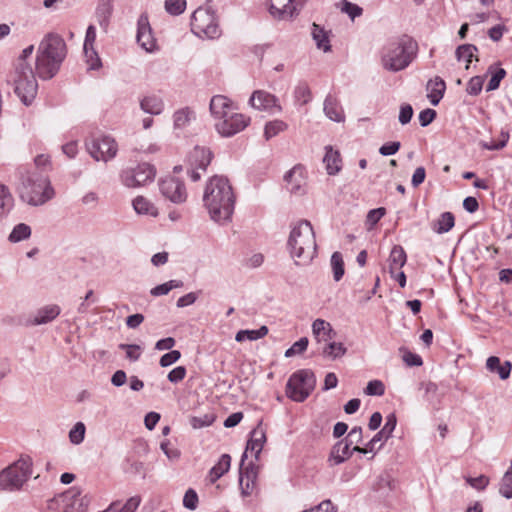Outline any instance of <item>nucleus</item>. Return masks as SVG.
<instances>
[{"mask_svg":"<svg viewBox=\"0 0 512 512\" xmlns=\"http://www.w3.org/2000/svg\"><path fill=\"white\" fill-rule=\"evenodd\" d=\"M203 203L214 222L223 225L231 220L235 195L226 177L216 175L209 179L204 189Z\"/></svg>","mask_w":512,"mask_h":512,"instance_id":"1","label":"nucleus"},{"mask_svg":"<svg viewBox=\"0 0 512 512\" xmlns=\"http://www.w3.org/2000/svg\"><path fill=\"white\" fill-rule=\"evenodd\" d=\"M67 55V46L57 33H47L40 41L35 57V76L48 80L59 71Z\"/></svg>","mask_w":512,"mask_h":512,"instance_id":"2","label":"nucleus"},{"mask_svg":"<svg viewBox=\"0 0 512 512\" xmlns=\"http://www.w3.org/2000/svg\"><path fill=\"white\" fill-rule=\"evenodd\" d=\"M209 109L214 119L215 130L222 137H232L250 124V117L239 113L238 106L227 96H213Z\"/></svg>","mask_w":512,"mask_h":512,"instance_id":"3","label":"nucleus"},{"mask_svg":"<svg viewBox=\"0 0 512 512\" xmlns=\"http://www.w3.org/2000/svg\"><path fill=\"white\" fill-rule=\"evenodd\" d=\"M17 192L20 199L30 206H41L55 196V190L48 176L25 167L18 169Z\"/></svg>","mask_w":512,"mask_h":512,"instance_id":"4","label":"nucleus"},{"mask_svg":"<svg viewBox=\"0 0 512 512\" xmlns=\"http://www.w3.org/2000/svg\"><path fill=\"white\" fill-rule=\"evenodd\" d=\"M287 249L296 265H308L315 258L317 244L314 229L307 220H300L291 226Z\"/></svg>","mask_w":512,"mask_h":512,"instance_id":"5","label":"nucleus"},{"mask_svg":"<svg viewBox=\"0 0 512 512\" xmlns=\"http://www.w3.org/2000/svg\"><path fill=\"white\" fill-rule=\"evenodd\" d=\"M34 52V45H29L22 50L17 59L15 71L13 74V82L15 93L20 97L21 101L28 105L34 99L38 89V83L34 70L28 59Z\"/></svg>","mask_w":512,"mask_h":512,"instance_id":"6","label":"nucleus"},{"mask_svg":"<svg viewBox=\"0 0 512 512\" xmlns=\"http://www.w3.org/2000/svg\"><path fill=\"white\" fill-rule=\"evenodd\" d=\"M416 45L408 37H399L387 41L381 51V64L391 72L404 70L412 62Z\"/></svg>","mask_w":512,"mask_h":512,"instance_id":"7","label":"nucleus"},{"mask_svg":"<svg viewBox=\"0 0 512 512\" xmlns=\"http://www.w3.org/2000/svg\"><path fill=\"white\" fill-rule=\"evenodd\" d=\"M191 30L199 38L217 39L221 36L218 17L209 5L198 7L192 14Z\"/></svg>","mask_w":512,"mask_h":512,"instance_id":"8","label":"nucleus"},{"mask_svg":"<svg viewBox=\"0 0 512 512\" xmlns=\"http://www.w3.org/2000/svg\"><path fill=\"white\" fill-rule=\"evenodd\" d=\"M32 474V460L21 457L0 472V491L19 490Z\"/></svg>","mask_w":512,"mask_h":512,"instance_id":"9","label":"nucleus"},{"mask_svg":"<svg viewBox=\"0 0 512 512\" xmlns=\"http://www.w3.org/2000/svg\"><path fill=\"white\" fill-rule=\"evenodd\" d=\"M316 385V377L309 369L294 372L286 384V396L295 402H304Z\"/></svg>","mask_w":512,"mask_h":512,"instance_id":"10","label":"nucleus"},{"mask_svg":"<svg viewBox=\"0 0 512 512\" xmlns=\"http://www.w3.org/2000/svg\"><path fill=\"white\" fill-rule=\"evenodd\" d=\"M156 176V169L149 163H140L127 167L120 173L121 183L127 188H137L151 183Z\"/></svg>","mask_w":512,"mask_h":512,"instance_id":"11","label":"nucleus"},{"mask_svg":"<svg viewBox=\"0 0 512 512\" xmlns=\"http://www.w3.org/2000/svg\"><path fill=\"white\" fill-rule=\"evenodd\" d=\"M158 186L161 195L173 204H183L188 198L185 183L175 175H168L159 179Z\"/></svg>","mask_w":512,"mask_h":512,"instance_id":"12","label":"nucleus"},{"mask_svg":"<svg viewBox=\"0 0 512 512\" xmlns=\"http://www.w3.org/2000/svg\"><path fill=\"white\" fill-rule=\"evenodd\" d=\"M87 150L96 161L107 162L116 156L118 146L113 138L102 136L87 143Z\"/></svg>","mask_w":512,"mask_h":512,"instance_id":"13","label":"nucleus"},{"mask_svg":"<svg viewBox=\"0 0 512 512\" xmlns=\"http://www.w3.org/2000/svg\"><path fill=\"white\" fill-rule=\"evenodd\" d=\"M136 40L138 45L146 52L153 53L157 50L156 39L147 14H141L138 18Z\"/></svg>","mask_w":512,"mask_h":512,"instance_id":"14","label":"nucleus"},{"mask_svg":"<svg viewBox=\"0 0 512 512\" xmlns=\"http://www.w3.org/2000/svg\"><path fill=\"white\" fill-rule=\"evenodd\" d=\"M249 103L257 110L268 111L272 114L282 111L276 96L263 90L254 91L249 99Z\"/></svg>","mask_w":512,"mask_h":512,"instance_id":"15","label":"nucleus"},{"mask_svg":"<svg viewBox=\"0 0 512 512\" xmlns=\"http://www.w3.org/2000/svg\"><path fill=\"white\" fill-rule=\"evenodd\" d=\"M211 152L204 147H195L191 154V164L195 165L188 173L192 181L196 182L201 178L199 170L205 171L211 162Z\"/></svg>","mask_w":512,"mask_h":512,"instance_id":"16","label":"nucleus"},{"mask_svg":"<svg viewBox=\"0 0 512 512\" xmlns=\"http://www.w3.org/2000/svg\"><path fill=\"white\" fill-rule=\"evenodd\" d=\"M257 474L258 467H256L252 463H249L247 466H244V459H241L239 484L242 490V494L244 496L250 495L252 490L254 489Z\"/></svg>","mask_w":512,"mask_h":512,"instance_id":"17","label":"nucleus"},{"mask_svg":"<svg viewBox=\"0 0 512 512\" xmlns=\"http://www.w3.org/2000/svg\"><path fill=\"white\" fill-rule=\"evenodd\" d=\"M269 10L276 19H290L297 13L296 0H270Z\"/></svg>","mask_w":512,"mask_h":512,"instance_id":"18","label":"nucleus"},{"mask_svg":"<svg viewBox=\"0 0 512 512\" xmlns=\"http://www.w3.org/2000/svg\"><path fill=\"white\" fill-rule=\"evenodd\" d=\"M323 111L330 120L341 123L345 121V113L336 96L328 94L324 100Z\"/></svg>","mask_w":512,"mask_h":512,"instance_id":"19","label":"nucleus"},{"mask_svg":"<svg viewBox=\"0 0 512 512\" xmlns=\"http://www.w3.org/2000/svg\"><path fill=\"white\" fill-rule=\"evenodd\" d=\"M265 441L266 435L264 430L260 427L253 429L250 433V439L247 443L246 450L242 456V459L247 458L249 452L254 455L256 459H258Z\"/></svg>","mask_w":512,"mask_h":512,"instance_id":"20","label":"nucleus"},{"mask_svg":"<svg viewBox=\"0 0 512 512\" xmlns=\"http://www.w3.org/2000/svg\"><path fill=\"white\" fill-rule=\"evenodd\" d=\"M61 309L56 304L46 305L41 308H39L35 314L31 317L29 320L31 325L37 326V325H43L50 323L54 319L58 317L60 314Z\"/></svg>","mask_w":512,"mask_h":512,"instance_id":"21","label":"nucleus"},{"mask_svg":"<svg viewBox=\"0 0 512 512\" xmlns=\"http://www.w3.org/2000/svg\"><path fill=\"white\" fill-rule=\"evenodd\" d=\"M312 333L318 343H327L335 338L336 332L332 325L324 319H316L312 323Z\"/></svg>","mask_w":512,"mask_h":512,"instance_id":"22","label":"nucleus"},{"mask_svg":"<svg viewBox=\"0 0 512 512\" xmlns=\"http://www.w3.org/2000/svg\"><path fill=\"white\" fill-rule=\"evenodd\" d=\"M140 108L147 114L160 115L165 109V103L159 95L151 94L140 100Z\"/></svg>","mask_w":512,"mask_h":512,"instance_id":"23","label":"nucleus"},{"mask_svg":"<svg viewBox=\"0 0 512 512\" xmlns=\"http://www.w3.org/2000/svg\"><path fill=\"white\" fill-rule=\"evenodd\" d=\"M231 466V457L228 454H222L218 462L209 470L206 481L209 484H214L225 473H227Z\"/></svg>","mask_w":512,"mask_h":512,"instance_id":"24","label":"nucleus"},{"mask_svg":"<svg viewBox=\"0 0 512 512\" xmlns=\"http://www.w3.org/2000/svg\"><path fill=\"white\" fill-rule=\"evenodd\" d=\"M353 448H351V445L347 443L344 439L338 441L331 450L329 461L333 465H339L343 463L345 460L350 458L353 452Z\"/></svg>","mask_w":512,"mask_h":512,"instance_id":"25","label":"nucleus"},{"mask_svg":"<svg viewBox=\"0 0 512 512\" xmlns=\"http://www.w3.org/2000/svg\"><path fill=\"white\" fill-rule=\"evenodd\" d=\"M323 162L329 175H336L342 168L340 152L332 146L325 147Z\"/></svg>","mask_w":512,"mask_h":512,"instance_id":"26","label":"nucleus"},{"mask_svg":"<svg viewBox=\"0 0 512 512\" xmlns=\"http://www.w3.org/2000/svg\"><path fill=\"white\" fill-rule=\"evenodd\" d=\"M173 127L175 130H183L190 126L196 119L195 111L190 107H183L173 113Z\"/></svg>","mask_w":512,"mask_h":512,"instance_id":"27","label":"nucleus"},{"mask_svg":"<svg viewBox=\"0 0 512 512\" xmlns=\"http://www.w3.org/2000/svg\"><path fill=\"white\" fill-rule=\"evenodd\" d=\"M445 89H446L445 82L440 77H436L435 79L430 80L428 82L427 97L433 106H437L439 104L440 100L443 98Z\"/></svg>","mask_w":512,"mask_h":512,"instance_id":"28","label":"nucleus"},{"mask_svg":"<svg viewBox=\"0 0 512 512\" xmlns=\"http://www.w3.org/2000/svg\"><path fill=\"white\" fill-rule=\"evenodd\" d=\"M134 211L138 215H146L156 217L158 215V208L148 198L144 196H137L132 201Z\"/></svg>","mask_w":512,"mask_h":512,"instance_id":"29","label":"nucleus"},{"mask_svg":"<svg viewBox=\"0 0 512 512\" xmlns=\"http://www.w3.org/2000/svg\"><path fill=\"white\" fill-rule=\"evenodd\" d=\"M113 0H99L96 7V17L101 27L106 28L113 14Z\"/></svg>","mask_w":512,"mask_h":512,"instance_id":"30","label":"nucleus"},{"mask_svg":"<svg viewBox=\"0 0 512 512\" xmlns=\"http://www.w3.org/2000/svg\"><path fill=\"white\" fill-rule=\"evenodd\" d=\"M311 35L319 50L327 53L331 51L329 32L324 30L319 25L313 23L311 28Z\"/></svg>","mask_w":512,"mask_h":512,"instance_id":"31","label":"nucleus"},{"mask_svg":"<svg viewBox=\"0 0 512 512\" xmlns=\"http://www.w3.org/2000/svg\"><path fill=\"white\" fill-rule=\"evenodd\" d=\"M407 257L404 249L396 245L392 248L389 256V269L392 276L395 271L400 270L406 263Z\"/></svg>","mask_w":512,"mask_h":512,"instance_id":"32","label":"nucleus"},{"mask_svg":"<svg viewBox=\"0 0 512 512\" xmlns=\"http://www.w3.org/2000/svg\"><path fill=\"white\" fill-rule=\"evenodd\" d=\"M455 224L454 215L451 212H443L432 225V230L438 234L449 232Z\"/></svg>","mask_w":512,"mask_h":512,"instance_id":"33","label":"nucleus"},{"mask_svg":"<svg viewBox=\"0 0 512 512\" xmlns=\"http://www.w3.org/2000/svg\"><path fill=\"white\" fill-rule=\"evenodd\" d=\"M14 206V198L7 186L0 184V218L5 217Z\"/></svg>","mask_w":512,"mask_h":512,"instance_id":"34","label":"nucleus"},{"mask_svg":"<svg viewBox=\"0 0 512 512\" xmlns=\"http://www.w3.org/2000/svg\"><path fill=\"white\" fill-rule=\"evenodd\" d=\"M48 509L51 512H78L64 495H59L49 501Z\"/></svg>","mask_w":512,"mask_h":512,"instance_id":"35","label":"nucleus"},{"mask_svg":"<svg viewBox=\"0 0 512 512\" xmlns=\"http://www.w3.org/2000/svg\"><path fill=\"white\" fill-rule=\"evenodd\" d=\"M347 349L340 342L329 341L325 343L324 348L322 349V354L324 357L335 360L337 358L345 355Z\"/></svg>","mask_w":512,"mask_h":512,"instance_id":"36","label":"nucleus"},{"mask_svg":"<svg viewBox=\"0 0 512 512\" xmlns=\"http://www.w3.org/2000/svg\"><path fill=\"white\" fill-rule=\"evenodd\" d=\"M268 334V328L261 326L256 330H240L236 333L235 340L237 342H243L245 340L255 341L263 338Z\"/></svg>","mask_w":512,"mask_h":512,"instance_id":"37","label":"nucleus"},{"mask_svg":"<svg viewBox=\"0 0 512 512\" xmlns=\"http://www.w3.org/2000/svg\"><path fill=\"white\" fill-rule=\"evenodd\" d=\"M287 128H288L287 123L282 120L275 119V120L269 121L265 124V127H264V137L266 140H270L271 138L286 131Z\"/></svg>","mask_w":512,"mask_h":512,"instance_id":"38","label":"nucleus"},{"mask_svg":"<svg viewBox=\"0 0 512 512\" xmlns=\"http://www.w3.org/2000/svg\"><path fill=\"white\" fill-rule=\"evenodd\" d=\"M499 493L506 499H512V460L500 481Z\"/></svg>","mask_w":512,"mask_h":512,"instance_id":"39","label":"nucleus"},{"mask_svg":"<svg viewBox=\"0 0 512 512\" xmlns=\"http://www.w3.org/2000/svg\"><path fill=\"white\" fill-rule=\"evenodd\" d=\"M294 99L299 105H306L312 100V93L307 83L301 82L295 87Z\"/></svg>","mask_w":512,"mask_h":512,"instance_id":"40","label":"nucleus"},{"mask_svg":"<svg viewBox=\"0 0 512 512\" xmlns=\"http://www.w3.org/2000/svg\"><path fill=\"white\" fill-rule=\"evenodd\" d=\"M31 236V228L25 223L17 224L9 235V241L12 243H18L26 240Z\"/></svg>","mask_w":512,"mask_h":512,"instance_id":"41","label":"nucleus"},{"mask_svg":"<svg viewBox=\"0 0 512 512\" xmlns=\"http://www.w3.org/2000/svg\"><path fill=\"white\" fill-rule=\"evenodd\" d=\"M478 51L477 47L472 44H463L458 46L456 49V58L458 61H466L467 65L466 68H469V63H471L473 57L475 56V53Z\"/></svg>","mask_w":512,"mask_h":512,"instance_id":"42","label":"nucleus"},{"mask_svg":"<svg viewBox=\"0 0 512 512\" xmlns=\"http://www.w3.org/2000/svg\"><path fill=\"white\" fill-rule=\"evenodd\" d=\"M331 267L333 271V278L335 281H340L344 275V262L340 252H334L331 256Z\"/></svg>","mask_w":512,"mask_h":512,"instance_id":"43","label":"nucleus"},{"mask_svg":"<svg viewBox=\"0 0 512 512\" xmlns=\"http://www.w3.org/2000/svg\"><path fill=\"white\" fill-rule=\"evenodd\" d=\"M86 427L83 422H77L69 431V440L74 445H79L84 441Z\"/></svg>","mask_w":512,"mask_h":512,"instance_id":"44","label":"nucleus"},{"mask_svg":"<svg viewBox=\"0 0 512 512\" xmlns=\"http://www.w3.org/2000/svg\"><path fill=\"white\" fill-rule=\"evenodd\" d=\"M199 498L197 492L193 488H189L183 497V506L191 511L197 509Z\"/></svg>","mask_w":512,"mask_h":512,"instance_id":"45","label":"nucleus"},{"mask_svg":"<svg viewBox=\"0 0 512 512\" xmlns=\"http://www.w3.org/2000/svg\"><path fill=\"white\" fill-rule=\"evenodd\" d=\"M84 55L89 70H98L101 68L102 62L95 49L84 50Z\"/></svg>","mask_w":512,"mask_h":512,"instance_id":"46","label":"nucleus"},{"mask_svg":"<svg viewBox=\"0 0 512 512\" xmlns=\"http://www.w3.org/2000/svg\"><path fill=\"white\" fill-rule=\"evenodd\" d=\"M160 448L170 461H177L180 458V450L172 445L169 440H163Z\"/></svg>","mask_w":512,"mask_h":512,"instance_id":"47","label":"nucleus"},{"mask_svg":"<svg viewBox=\"0 0 512 512\" xmlns=\"http://www.w3.org/2000/svg\"><path fill=\"white\" fill-rule=\"evenodd\" d=\"M340 9L343 13L347 14L351 20H354L355 18L361 16L363 13V9L360 6L351 3L347 0H343Z\"/></svg>","mask_w":512,"mask_h":512,"instance_id":"48","label":"nucleus"},{"mask_svg":"<svg viewBox=\"0 0 512 512\" xmlns=\"http://www.w3.org/2000/svg\"><path fill=\"white\" fill-rule=\"evenodd\" d=\"M308 339L306 337L300 338L285 352V357H293L303 353L308 347Z\"/></svg>","mask_w":512,"mask_h":512,"instance_id":"49","label":"nucleus"},{"mask_svg":"<svg viewBox=\"0 0 512 512\" xmlns=\"http://www.w3.org/2000/svg\"><path fill=\"white\" fill-rule=\"evenodd\" d=\"M186 7L185 0H166L165 9L171 15H179L184 12Z\"/></svg>","mask_w":512,"mask_h":512,"instance_id":"50","label":"nucleus"},{"mask_svg":"<svg viewBox=\"0 0 512 512\" xmlns=\"http://www.w3.org/2000/svg\"><path fill=\"white\" fill-rule=\"evenodd\" d=\"M484 79L481 76L472 77L467 83L466 91L469 95L477 96L483 87Z\"/></svg>","mask_w":512,"mask_h":512,"instance_id":"51","label":"nucleus"},{"mask_svg":"<svg viewBox=\"0 0 512 512\" xmlns=\"http://www.w3.org/2000/svg\"><path fill=\"white\" fill-rule=\"evenodd\" d=\"M385 392L384 384L380 380L369 381L365 393L371 396H382Z\"/></svg>","mask_w":512,"mask_h":512,"instance_id":"52","label":"nucleus"},{"mask_svg":"<svg viewBox=\"0 0 512 512\" xmlns=\"http://www.w3.org/2000/svg\"><path fill=\"white\" fill-rule=\"evenodd\" d=\"M386 210L385 208H376L372 209L368 212L366 217V224L369 226V228L374 227L379 220L385 215Z\"/></svg>","mask_w":512,"mask_h":512,"instance_id":"53","label":"nucleus"},{"mask_svg":"<svg viewBox=\"0 0 512 512\" xmlns=\"http://www.w3.org/2000/svg\"><path fill=\"white\" fill-rule=\"evenodd\" d=\"M466 482L476 490H484L489 484V478L485 475L478 477H466Z\"/></svg>","mask_w":512,"mask_h":512,"instance_id":"54","label":"nucleus"},{"mask_svg":"<svg viewBox=\"0 0 512 512\" xmlns=\"http://www.w3.org/2000/svg\"><path fill=\"white\" fill-rule=\"evenodd\" d=\"M120 349L126 351V357L131 361H137L141 356V348L135 344H120Z\"/></svg>","mask_w":512,"mask_h":512,"instance_id":"55","label":"nucleus"},{"mask_svg":"<svg viewBox=\"0 0 512 512\" xmlns=\"http://www.w3.org/2000/svg\"><path fill=\"white\" fill-rule=\"evenodd\" d=\"M505 75H506V71L503 68L497 69L496 72L492 74V76L488 82V85L486 87V90L487 91L496 90L499 87L500 82L505 77Z\"/></svg>","mask_w":512,"mask_h":512,"instance_id":"56","label":"nucleus"},{"mask_svg":"<svg viewBox=\"0 0 512 512\" xmlns=\"http://www.w3.org/2000/svg\"><path fill=\"white\" fill-rule=\"evenodd\" d=\"M181 357V353L178 350H171L170 352L161 356L159 364L161 367H168L177 362Z\"/></svg>","mask_w":512,"mask_h":512,"instance_id":"57","label":"nucleus"},{"mask_svg":"<svg viewBox=\"0 0 512 512\" xmlns=\"http://www.w3.org/2000/svg\"><path fill=\"white\" fill-rule=\"evenodd\" d=\"M96 41V28L94 25H89L86 30L84 44H83V50L87 49H95Z\"/></svg>","mask_w":512,"mask_h":512,"instance_id":"58","label":"nucleus"},{"mask_svg":"<svg viewBox=\"0 0 512 512\" xmlns=\"http://www.w3.org/2000/svg\"><path fill=\"white\" fill-rule=\"evenodd\" d=\"M186 373L184 366H177L168 373L167 378L171 383L177 384L185 378Z\"/></svg>","mask_w":512,"mask_h":512,"instance_id":"59","label":"nucleus"},{"mask_svg":"<svg viewBox=\"0 0 512 512\" xmlns=\"http://www.w3.org/2000/svg\"><path fill=\"white\" fill-rule=\"evenodd\" d=\"M391 476L388 473H382L376 483L373 485V489L376 491L390 490L391 489Z\"/></svg>","mask_w":512,"mask_h":512,"instance_id":"60","label":"nucleus"},{"mask_svg":"<svg viewBox=\"0 0 512 512\" xmlns=\"http://www.w3.org/2000/svg\"><path fill=\"white\" fill-rule=\"evenodd\" d=\"M400 147L401 144L398 141L387 142L379 148V153L382 156H391L396 154L399 151Z\"/></svg>","mask_w":512,"mask_h":512,"instance_id":"61","label":"nucleus"},{"mask_svg":"<svg viewBox=\"0 0 512 512\" xmlns=\"http://www.w3.org/2000/svg\"><path fill=\"white\" fill-rule=\"evenodd\" d=\"M413 116V108L409 104H404L400 107L398 120L402 125L408 124Z\"/></svg>","mask_w":512,"mask_h":512,"instance_id":"62","label":"nucleus"},{"mask_svg":"<svg viewBox=\"0 0 512 512\" xmlns=\"http://www.w3.org/2000/svg\"><path fill=\"white\" fill-rule=\"evenodd\" d=\"M436 117V111L430 108L419 113V123L422 127L428 126Z\"/></svg>","mask_w":512,"mask_h":512,"instance_id":"63","label":"nucleus"},{"mask_svg":"<svg viewBox=\"0 0 512 512\" xmlns=\"http://www.w3.org/2000/svg\"><path fill=\"white\" fill-rule=\"evenodd\" d=\"M141 498L139 496H133L126 501L124 506L118 512H135L139 507Z\"/></svg>","mask_w":512,"mask_h":512,"instance_id":"64","label":"nucleus"}]
</instances>
